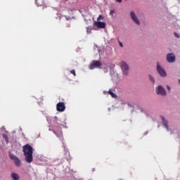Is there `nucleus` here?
I'll use <instances>...</instances> for the list:
<instances>
[{
  "instance_id": "nucleus-1",
  "label": "nucleus",
  "mask_w": 180,
  "mask_h": 180,
  "mask_svg": "<svg viewBox=\"0 0 180 180\" xmlns=\"http://www.w3.org/2000/svg\"><path fill=\"white\" fill-rule=\"evenodd\" d=\"M22 152L25 157L26 162L30 164L33 162V148L29 144H26L22 147Z\"/></svg>"
},
{
  "instance_id": "nucleus-2",
  "label": "nucleus",
  "mask_w": 180,
  "mask_h": 180,
  "mask_svg": "<svg viewBox=\"0 0 180 180\" xmlns=\"http://www.w3.org/2000/svg\"><path fill=\"white\" fill-rule=\"evenodd\" d=\"M120 68L122 69V71L124 75H129V65H127V63H126V62L122 61L120 63Z\"/></svg>"
},
{
  "instance_id": "nucleus-3",
  "label": "nucleus",
  "mask_w": 180,
  "mask_h": 180,
  "mask_svg": "<svg viewBox=\"0 0 180 180\" xmlns=\"http://www.w3.org/2000/svg\"><path fill=\"white\" fill-rule=\"evenodd\" d=\"M102 63L99 60H93L92 63L89 65L90 70H95V68H101Z\"/></svg>"
},
{
  "instance_id": "nucleus-4",
  "label": "nucleus",
  "mask_w": 180,
  "mask_h": 180,
  "mask_svg": "<svg viewBox=\"0 0 180 180\" xmlns=\"http://www.w3.org/2000/svg\"><path fill=\"white\" fill-rule=\"evenodd\" d=\"M156 94L158 95H161L162 96H165L167 95V91H165V89H164L162 86H158L156 88Z\"/></svg>"
},
{
  "instance_id": "nucleus-5",
  "label": "nucleus",
  "mask_w": 180,
  "mask_h": 180,
  "mask_svg": "<svg viewBox=\"0 0 180 180\" xmlns=\"http://www.w3.org/2000/svg\"><path fill=\"white\" fill-rule=\"evenodd\" d=\"M157 71L158 74L160 75V77H167V72L162 68L161 66H160V63H157Z\"/></svg>"
},
{
  "instance_id": "nucleus-6",
  "label": "nucleus",
  "mask_w": 180,
  "mask_h": 180,
  "mask_svg": "<svg viewBox=\"0 0 180 180\" xmlns=\"http://www.w3.org/2000/svg\"><path fill=\"white\" fill-rule=\"evenodd\" d=\"M56 110L58 112H64L65 110V104L63 102H59L56 105Z\"/></svg>"
},
{
  "instance_id": "nucleus-7",
  "label": "nucleus",
  "mask_w": 180,
  "mask_h": 180,
  "mask_svg": "<svg viewBox=\"0 0 180 180\" xmlns=\"http://www.w3.org/2000/svg\"><path fill=\"white\" fill-rule=\"evenodd\" d=\"M176 58L175 54L174 53H168L167 55V60L168 63H175Z\"/></svg>"
},
{
  "instance_id": "nucleus-8",
  "label": "nucleus",
  "mask_w": 180,
  "mask_h": 180,
  "mask_svg": "<svg viewBox=\"0 0 180 180\" xmlns=\"http://www.w3.org/2000/svg\"><path fill=\"white\" fill-rule=\"evenodd\" d=\"M130 16L132 20L136 24V25H140V21L137 18V16L136 15V13L134 11H131L130 13Z\"/></svg>"
},
{
  "instance_id": "nucleus-9",
  "label": "nucleus",
  "mask_w": 180,
  "mask_h": 180,
  "mask_svg": "<svg viewBox=\"0 0 180 180\" xmlns=\"http://www.w3.org/2000/svg\"><path fill=\"white\" fill-rule=\"evenodd\" d=\"M94 25L98 29H105V27H106V24L103 22H101V21H96L94 22Z\"/></svg>"
},
{
  "instance_id": "nucleus-10",
  "label": "nucleus",
  "mask_w": 180,
  "mask_h": 180,
  "mask_svg": "<svg viewBox=\"0 0 180 180\" xmlns=\"http://www.w3.org/2000/svg\"><path fill=\"white\" fill-rule=\"evenodd\" d=\"M161 119L162 120V124L167 129V131L169 130V127H168V121L165 120L164 117H161Z\"/></svg>"
},
{
  "instance_id": "nucleus-11",
  "label": "nucleus",
  "mask_w": 180,
  "mask_h": 180,
  "mask_svg": "<svg viewBox=\"0 0 180 180\" xmlns=\"http://www.w3.org/2000/svg\"><path fill=\"white\" fill-rule=\"evenodd\" d=\"M11 178L13 180H19L20 179L19 174H18L15 172L11 173Z\"/></svg>"
},
{
  "instance_id": "nucleus-12",
  "label": "nucleus",
  "mask_w": 180,
  "mask_h": 180,
  "mask_svg": "<svg viewBox=\"0 0 180 180\" xmlns=\"http://www.w3.org/2000/svg\"><path fill=\"white\" fill-rule=\"evenodd\" d=\"M108 94L112 96V98H114L115 99L117 98V96L110 90H109Z\"/></svg>"
},
{
  "instance_id": "nucleus-13",
  "label": "nucleus",
  "mask_w": 180,
  "mask_h": 180,
  "mask_svg": "<svg viewBox=\"0 0 180 180\" xmlns=\"http://www.w3.org/2000/svg\"><path fill=\"white\" fill-rule=\"evenodd\" d=\"M14 162L16 167H20V160H19L18 158H17L16 160H14Z\"/></svg>"
},
{
  "instance_id": "nucleus-14",
  "label": "nucleus",
  "mask_w": 180,
  "mask_h": 180,
  "mask_svg": "<svg viewBox=\"0 0 180 180\" xmlns=\"http://www.w3.org/2000/svg\"><path fill=\"white\" fill-rule=\"evenodd\" d=\"M10 158L11 160H13V161H15L17 160L18 157L13 154L10 153Z\"/></svg>"
},
{
  "instance_id": "nucleus-15",
  "label": "nucleus",
  "mask_w": 180,
  "mask_h": 180,
  "mask_svg": "<svg viewBox=\"0 0 180 180\" xmlns=\"http://www.w3.org/2000/svg\"><path fill=\"white\" fill-rule=\"evenodd\" d=\"M3 139H4V140L6 141V143L8 144L9 139L8 138V135L6 134H3L2 135Z\"/></svg>"
},
{
  "instance_id": "nucleus-16",
  "label": "nucleus",
  "mask_w": 180,
  "mask_h": 180,
  "mask_svg": "<svg viewBox=\"0 0 180 180\" xmlns=\"http://www.w3.org/2000/svg\"><path fill=\"white\" fill-rule=\"evenodd\" d=\"M101 20H103V17L102 16V15H98V17L97 18V22H101Z\"/></svg>"
},
{
  "instance_id": "nucleus-17",
  "label": "nucleus",
  "mask_w": 180,
  "mask_h": 180,
  "mask_svg": "<svg viewBox=\"0 0 180 180\" xmlns=\"http://www.w3.org/2000/svg\"><path fill=\"white\" fill-rule=\"evenodd\" d=\"M149 79L152 82H153V84L154 82H155V80L154 79V77H153V76L149 75Z\"/></svg>"
},
{
  "instance_id": "nucleus-18",
  "label": "nucleus",
  "mask_w": 180,
  "mask_h": 180,
  "mask_svg": "<svg viewBox=\"0 0 180 180\" xmlns=\"http://www.w3.org/2000/svg\"><path fill=\"white\" fill-rule=\"evenodd\" d=\"M54 134H56L57 136V137H63V132H61L60 134H57V132L53 131Z\"/></svg>"
},
{
  "instance_id": "nucleus-19",
  "label": "nucleus",
  "mask_w": 180,
  "mask_h": 180,
  "mask_svg": "<svg viewBox=\"0 0 180 180\" xmlns=\"http://www.w3.org/2000/svg\"><path fill=\"white\" fill-rule=\"evenodd\" d=\"M70 74H72L74 77H77V74L75 73V70H72L70 71Z\"/></svg>"
},
{
  "instance_id": "nucleus-20",
  "label": "nucleus",
  "mask_w": 180,
  "mask_h": 180,
  "mask_svg": "<svg viewBox=\"0 0 180 180\" xmlns=\"http://www.w3.org/2000/svg\"><path fill=\"white\" fill-rule=\"evenodd\" d=\"M174 34L176 37V39H179V37H180L179 34L174 32Z\"/></svg>"
},
{
  "instance_id": "nucleus-21",
  "label": "nucleus",
  "mask_w": 180,
  "mask_h": 180,
  "mask_svg": "<svg viewBox=\"0 0 180 180\" xmlns=\"http://www.w3.org/2000/svg\"><path fill=\"white\" fill-rule=\"evenodd\" d=\"M167 90H168V91H171V87H169V86L167 85Z\"/></svg>"
},
{
  "instance_id": "nucleus-22",
  "label": "nucleus",
  "mask_w": 180,
  "mask_h": 180,
  "mask_svg": "<svg viewBox=\"0 0 180 180\" xmlns=\"http://www.w3.org/2000/svg\"><path fill=\"white\" fill-rule=\"evenodd\" d=\"M116 2H118L119 4L122 3V0H116Z\"/></svg>"
},
{
  "instance_id": "nucleus-23",
  "label": "nucleus",
  "mask_w": 180,
  "mask_h": 180,
  "mask_svg": "<svg viewBox=\"0 0 180 180\" xmlns=\"http://www.w3.org/2000/svg\"><path fill=\"white\" fill-rule=\"evenodd\" d=\"M120 47H123V44L122 42H120Z\"/></svg>"
},
{
  "instance_id": "nucleus-24",
  "label": "nucleus",
  "mask_w": 180,
  "mask_h": 180,
  "mask_svg": "<svg viewBox=\"0 0 180 180\" xmlns=\"http://www.w3.org/2000/svg\"><path fill=\"white\" fill-rule=\"evenodd\" d=\"M87 33H88V34H89V33H90V32H89V31H88V28H87Z\"/></svg>"
},
{
  "instance_id": "nucleus-25",
  "label": "nucleus",
  "mask_w": 180,
  "mask_h": 180,
  "mask_svg": "<svg viewBox=\"0 0 180 180\" xmlns=\"http://www.w3.org/2000/svg\"><path fill=\"white\" fill-rule=\"evenodd\" d=\"M179 84H180V79H179Z\"/></svg>"
}]
</instances>
